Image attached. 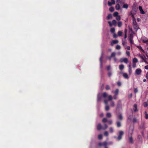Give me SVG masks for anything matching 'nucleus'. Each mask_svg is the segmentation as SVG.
Returning a JSON list of instances; mask_svg holds the SVG:
<instances>
[{"label": "nucleus", "mask_w": 148, "mask_h": 148, "mask_svg": "<svg viewBox=\"0 0 148 148\" xmlns=\"http://www.w3.org/2000/svg\"><path fill=\"white\" fill-rule=\"evenodd\" d=\"M143 105L145 107H146L148 106V103L147 102H144Z\"/></svg>", "instance_id": "nucleus-32"}, {"label": "nucleus", "mask_w": 148, "mask_h": 148, "mask_svg": "<svg viewBox=\"0 0 148 148\" xmlns=\"http://www.w3.org/2000/svg\"><path fill=\"white\" fill-rule=\"evenodd\" d=\"M115 31V29L114 28H112L110 29V32L112 33H114Z\"/></svg>", "instance_id": "nucleus-31"}, {"label": "nucleus", "mask_w": 148, "mask_h": 148, "mask_svg": "<svg viewBox=\"0 0 148 148\" xmlns=\"http://www.w3.org/2000/svg\"><path fill=\"white\" fill-rule=\"evenodd\" d=\"M108 23L109 24V26L110 27H111L112 26V23L110 21H108Z\"/></svg>", "instance_id": "nucleus-55"}, {"label": "nucleus", "mask_w": 148, "mask_h": 148, "mask_svg": "<svg viewBox=\"0 0 148 148\" xmlns=\"http://www.w3.org/2000/svg\"><path fill=\"white\" fill-rule=\"evenodd\" d=\"M116 55V53L114 52H112L110 56L111 57H114Z\"/></svg>", "instance_id": "nucleus-29"}, {"label": "nucleus", "mask_w": 148, "mask_h": 148, "mask_svg": "<svg viewBox=\"0 0 148 148\" xmlns=\"http://www.w3.org/2000/svg\"><path fill=\"white\" fill-rule=\"evenodd\" d=\"M103 57V53H102L101 54V57H100V59H99V61H100V64L101 66H102V62H103L102 59Z\"/></svg>", "instance_id": "nucleus-6"}, {"label": "nucleus", "mask_w": 148, "mask_h": 148, "mask_svg": "<svg viewBox=\"0 0 148 148\" xmlns=\"http://www.w3.org/2000/svg\"><path fill=\"white\" fill-rule=\"evenodd\" d=\"M101 98L102 97L101 95L99 94H98L97 96V101H100L101 99Z\"/></svg>", "instance_id": "nucleus-11"}, {"label": "nucleus", "mask_w": 148, "mask_h": 148, "mask_svg": "<svg viewBox=\"0 0 148 148\" xmlns=\"http://www.w3.org/2000/svg\"><path fill=\"white\" fill-rule=\"evenodd\" d=\"M115 3H113V2H110V1H108V4L109 6H111L112 4H114Z\"/></svg>", "instance_id": "nucleus-22"}, {"label": "nucleus", "mask_w": 148, "mask_h": 148, "mask_svg": "<svg viewBox=\"0 0 148 148\" xmlns=\"http://www.w3.org/2000/svg\"><path fill=\"white\" fill-rule=\"evenodd\" d=\"M116 48L117 49L119 50L120 49L121 47L119 45H118L116 46Z\"/></svg>", "instance_id": "nucleus-46"}, {"label": "nucleus", "mask_w": 148, "mask_h": 148, "mask_svg": "<svg viewBox=\"0 0 148 148\" xmlns=\"http://www.w3.org/2000/svg\"><path fill=\"white\" fill-rule=\"evenodd\" d=\"M123 76L125 78L128 79L129 78L128 75L126 73H123Z\"/></svg>", "instance_id": "nucleus-13"}, {"label": "nucleus", "mask_w": 148, "mask_h": 148, "mask_svg": "<svg viewBox=\"0 0 148 148\" xmlns=\"http://www.w3.org/2000/svg\"><path fill=\"white\" fill-rule=\"evenodd\" d=\"M137 47L141 51H142L144 52V50L142 49V47L140 46H138Z\"/></svg>", "instance_id": "nucleus-24"}, {"label": "nucleus", "mask_w": 148, "mask_h": 148, "mask_svg": "<svg viewBox=\"0 0 148 148\" xmlns=\"http://www.w3.org/2000/svg\"><path fill=\"white\" fill-rule=\"evenodd\" d=\"M142 71L140 69H137L135 71V73L137 75L140 74Z\"/></svg>", "instance_id": "nucleus-5"}, {"label": "nucleus", "mask_w": 148, "mask_h": 148, "mask_svg": "<svg viewBox=\"0 0 148 148\" xmlns=\"http://www.w3.org/2000/svg\"><path fill=\"white\" fill-rule=\"evenodd\" d=\"M138 62V60L136 58H134L133 59V63H136Z\"/></svg>", "instance_id": "nucleus-18"}, {"label": "nucleus", "mask_w": 148, "mask_h": 148, "mask_svg": "<svg viewBox=\"0 0 148 148\" xmlns=\"http://www.w3.org/2000/svg\"><path fill=\"white\" fill-rule=\"evenodd\" d=\"M118 34L119 36H121L122 34V32L120 31H119L118 32Z\"/></svg>", "instance_id": "nucleus-41"}, {"label": "nucleus", "mask_w": 148, "mask_h": 148, "mask_svg": "<svg viewBox=\"0 0 148 148\" xmlns=\"http://www.w3.org/2000/svg\"><path fill=\"white\" fill-rule=\"evenodd\" d=\"M140 58H141L142 60H144V62H147V61H146L145 60V59H144V57H143V56H140Z\"/></svg>", "instance_id": "nucleus-53"}, {"label": "nucleus", "mask_w": 148, "mask_h": 148, "mask_svg": "<svg viewBox=\"0 0 148 148\" xmlns=\"http://www.w3.org/2000/svg\"><path fill=\"white\" fill-rule=\"evenodd\" d=\"M116 19L118 21H119L121 19V17L119 15L116 17Z\"/></svg>", "instance_id": "nucleus-44"}, {"label": "nucleus", "mask_w": 148, "mask_h": 148, "mask_svg": "<svg viewBox=\"0 0 148 148\" xmlns=\"http://www.w3.org/2000/svg\"><path fill=\"white\" fill-rule=\"evenodd\" d=\"M133 35L132 34H130L129 36V40L130 43L131 44H133L134 43V41L133 39Z\"/></svg>", "instance_id": "nucleus-3"}, {"label": "nucleus", "mask_w": 148, "mask_h": 148, "mask_svg": "<svg viewBox=\"0 0 148 148\" xmlns=\"http://www.w3.org/2000/svg\"><path fill=\"white\" fill-rule=\"evenodd\" d=\"M143 42L146 44L147 45H148V39H145L142 40Z\"/></svg>", "instance_id": "nucleus-10"}, {"label": "nucleus", "mask_w": 148, "mask_h": 148, "mask_svg": "<svg viewBox=\"0 0 148 148\" xmlns=\"http://www.w3.org/2000/svg\"><path fill=\"white\" fill-rule=\"evenodd\" d=\"M122 25V23L121 21H119L118 23V26L119 27H121Z\"/></svg>", "instance_id": "nucleus-23"}, {"label": "nucleus", "mask_w": 148, "mask_h": 148, "mask_svg": "<svg viewBox=\"0 0 148 148\" xmlns=\"http://www.w3.org/2000/svg\"><path fill=\"white\" fill-rule=\"evenodd\" d=\"M103 145L105 146H106L107 143L106 142H104L102 143Z\"/></svg>", "instance_id": "nucleus-50"}, {"label": "nucleus", "mask_w": 148, "mask_h": 148, "mask_svg": "<svg viewBox=\"0 0 148 148\" xmlns=\"http://www.w3.org/2000/svg\"><path fill=\"white\" fill-rule=\"evenodd\" d=\"M106 69H107L108 70V71H109L110 69V66H107L106 67Z\"/></svg>", "instance_id": "nucleus-56"}, {"label": "nucleus", "mask_w": 148, "mask_h": 148, "mask_svg": "<svg viewBox=\"0 0 148 148\" xmlns=\"http://www.w3.org/2000/svg\"><path fill=\"white\" fill-rule=\"evenodd\" d=\"M112 98L111 95H110L108 96V100L110 101L112 100Z\"/></svg>", "instance_id": "nucleus-37"}, {"label": "nucleus", "mask_w": 148, "mask_h": 148, "mask_svg": "<svg viewBox=\"0 0 148 148\" xmlns=\"http://www.w3.org/2000/svg\"><path fill=\"white\" fill-rule=\"evenodd\" d=\"M139 10L140 11L141 13L142 14H145V12L143 10L141 6H139Z\"/></svg>", "instance_id": "nucleus-9"}, {"label": "nucleus", "mask_w": 148, "mask_h": 148, "mask_svg": "<svg viewBox=\"0 0 148 148\" xmlns=\"http://www.w3.org/2000/svg\"><path fill=\"white\" fill-rule=\"evenodd\" d=\"M104 135L105 136H108V133L107 131H105L104 133Z\"/></svg>", "instance_id": "nucleus-39"}, {"label": "nucleus", "mask_w": 148, "mask_h": 148, "mask_svg": "<svg viewBox=\"0 0 148 148\" xmlns=\"http://www.w3.org/2000/svg\"><path fill=\"white\" fill-rule=\"evenodd\" d=\"M117 84L119 86H120L121 84V82H118L117 83Z\"/></svg>", "instance_id": "nucleus-61"}, {"label": "nucleus", "mask_w": 148, "mask_h": 148, "mask_svg": "<svg viewBox=\"0 0 148 148\" xmlns=\"http://www.w3.org/2000/svg\"><path fill=\"white\" fill-rule=\"evenodd\" d=\"M133 27L134 28V29L136 30H138V27L137 24L135 25H134Z\"/></svg>", "instance_id": "nucleus-21"}, {"label": "nucleus", "mask_w": 148, "mask_h": 148, "mask_svg": "<svg viewBox=\"0 0 148 148\" xmlns=\"http://www.w3.org/2000/svg\"><path fill=\"white\" fill-rule=\"evenodd\" d=\"M145 118L146 119H148V114H147V112L145 111Z\"/></svg>", "instance_id": "nucleus-36"}, {"label": "nucleus", "mask_w": 148, "mask_h": 148, "mask_svg": "<svg viewBox=\"0 0 148 148\" xmlns=\"http://www.w3.org/2000/svg\"><path fill=\"white\" fill-rule=\"evenodd\" d=\"M111 105L112 106L114 107V102L112 101L111 102Z\"/></svg>", "instance_id": "nucleus-57"}, {"label": "nucleus", "mask_w": 148, "mask_h": 148, "mask_svg": "<svg viewBox=\"0 0 148 148\" xmlns=\"http://www.w3.org/2000/svg\"><path fill=\"white\" fill-rule=\"evenodd\" d=\"M109 124L110 125L112 123V120H110L108 121Z\"/></svg>", "instance_id": "nucleus-59"}, {"label": "nucleus", "mask_w": 148, "mask_h": 148, "mask_svg": "<svg viewBox=\"0 0 148 148\" xmlns=\"http://www.w3.org/2000/svg\"><path fill=\"white\" fill-rule=\"evenodd\" d=\"M137 120L136 119L135 117L133 119V122L134 123H135L137 122Z\"/></svg>", "instance_id": "nucleus-47"}, {"label": "nucleus", "mask_w": 148, "mask_h": 148, "mask_svg": "<svg viewBox=\"0 0 148 148\" xmlns=\"http://www.w3.org/2000/svg\"><path fill=\"white\" fill-rule=\"evenodd\" d=\"M118 118L120 120H122L123 119V117L121 114H120L119 115Z\"/></svg>", "instance_id": "nucleus-28"}, {"label": "nucleus", "mask_w": 148, "mask_h": 148, "mask_svg": "<svg viewBox=\"0 0 148 148\" xmlns=\"http://www.w3.org/2000/svg\"><path fill=\"white\" fill-rule=\"evenodd\" d=\"M108 127L107 125L105 124H104V127H103L100 123H99L97 125V129L98 131L101 130H105Z\"/></svg>", "instance_id": "nucleus-1"}, {"label": "nucleus", "mask_w": 148, "mask_h": 148, "mask_svg": "<svg viewBox=\"0 0 148 148\" xmlns=\"http://www.w3.org/2000/svg\"><path fill=\"white\" fill-rule=\"evenodd\" d=\"M129 72L130 74H131L132 73V67H128Z\"/></svg>", "instance_id": "nucleus-48"}, {"label": "nucleus", "mask_w": 148, "mask_h": 148, "mask_svg": "<svg viewBox=\"0 0 148 148\" xmlns=\"http://www.w3.org/2000/svg\"><path fill=\"white\" fill-rule=\"evenodd\" d=\"M109 11L111 12H113L114 10V8L113 7H111L109 9Z\"/></svg>", "instance_id": "nucleus-27"}, {"label": "nucleus", "mask_w": 148, "mask_h": 148, "mask_svg": "<svg viewBox=\"0 0 148 148\" xmlns=\"http://www.w3.org/2000/svg\"><path fill=\"white\" fill-rule=\"evenodd\" d=\"M108 121L107 119L106 118H104L102 119V122L104 123H106Z\"/></svg>", "instance_id": "nucleus-33"}, {"label": "nucleus", "mask_w": 148, "mask_h": 148, "mask_svg": "<svg viewBox=\"0 0 148 148\" xmlns=\"http://www.w3.org/2000/svg\"><path fill=\"white\" fill-rule=\"evenodd\" d=\"M112 17V15L111 14H109L108 15L107 17V19H110Z\"/></svg>", "instance_id": "nucleus-15"}, {"label": "nucleus", "mask_w": 148, "mask_h": 148, "mask_svg": "<svg viewBox=\"0 0 148 148\" xmlns=\"http://www.w3.org/2000/svg\"><path fill=\"white\" fill-rule=\"evenodd\" d=\"M102 135L101 134L99 135L98 136V138L99 140L102 139Z\"/></svg>", "instance_id": "nucleus-38"}, {"label": "nucleus", "mask_w": 148, "mask_h": 148, "mask_svg": "<svg viewBox=\"0 0 148 148\" xmlns=\"http://www.w3.org/2000/svg\"><path fill=\"white\" fill-rule=\"evenodd\" d=\"M146 77L148 79V72H147L146 73Z\"/></svg>", "instance_id": "nucleus-64"}, {"label": "nucleus", "mask_w": 148, "mask_h": 148, "mask_svg": "<svg viewBox=\"0 0 148 148\" xmlns=\"http://www.w3.org/2000/svg\"><path fill=\"white\" fill-rule=\"evenodd\" d=\"M112 75V73L110 71H109L108 73V75L109 77H110Z\"/></svg>", "instance_id": "nucleus-49"}, {"label": "nucleus", "mask_w": 148, "mask_h": 148, "mask_svg": "<svg viewBox=\"0 0 148 148\" xmlns=\"http://www.w3.org/2000/svg\"><path fill=\"white\" fill-rule=\"evenodd\" d=\"M111 115L110 113H108L106 114V116L108 118H110L111 117Z\"/></svg>", "instance_id": "nucleus-34"}, {"label": "nucleus", "mask_w": 148, "mask_h": 148, "mask_svg": "<svg viewBox=\"0 0 148 148\" xmlns=\"http://www.w3.org/2000/svg\"><path fill=\"white\" fill-rule=\"evenodd\" d=\"M133 25H136L137 24V22L135 20H133Z\"/></svg>", "instance_id": "nucleus-45"}, {"label": "nucleus", "mask_w": 148, "mask_h": 148, "mask_svg": "<svg viewBox=\"0 0 148 148\" xmlns=\"http://www.w3.org/2000/svg\"><path fill=\"white\" fill-rule=\"evenodd\" d=\"M145 69H148V65L145 66Z\"/></svg>", "instance_id": "nucleus-63"}, {"label": "nucleus", "mask_w": 148, "mask_h": 148, "mask_svg": "<svg viewBox=\"0 0 148 148\" xmlns=\"http://www.w3.org/2000/svg\"><path fill=\"white\" fill-rule=\"evenodd\" d=\"M123 61L126 63H127L128 62V60L127 58H124L123 59Z\"/></svg>", "instance_id": "nucleus-25"}, {"label": "nucleus", "mask_w": 148, "mask_h": 148, "mask_svg": "<svg viewBox=\"0 0 148 148\" xmlns=\"http://www.w3.org/2000/svg\"><path fill=\"white\" fill-rule=\"evenodd\" d=\"M136 67V64L135 63H133V67L134 68Z\"/></svg>", "instance_id": "nucleus-62"}, {"label": "nucleus", "mask_w": 148, "mask_h": 148, "mask_svg": "<svg viewBox=\"0 0 148 148\" xmlns=\"http://www.w3.org/2000/svg\"><path fill=\"white\" fill-rule=\"evenodd\" d=\"M116 124L117 127H120L121 126V123L119 121H117L116 122Z\"/></svg>", "instance_id": "nucleus-20"}, {"label": "nucleus", "mask_w": 148, "mask_h": 148, "mask_svg": "<svg viewBox=\"0 0 148 148\" xmlns=\"http://www.w3.org/2000/svg\"><path fill=\"white\" fill-rule=\"evenodd\" d=\"M129 142L131 143H133V139L132 136L129 137Z\"/></svg>", "instance_id": "nucleus-16"}, {"label": "nucleus", "mask_w": 148, "mask_h": 148, "mask_svg": "<svg viewBox=\"0 0 148 148\" xmlns=\"http://www.w3.org/2000/svg\"><path fill=\"white\" fill-rule=\"evenodd\" d=\"M112 23L114 25V26L116 25V21L115 20H113L112 21Z\"/></svg>", "instance_id": "nucleus-30"}, {"label": "nucleus", "mask_w": 148, "mask_h": 148, "mask_svg": "<svg viewBox=\"0 0 148 148\" xmlns=\"http://www.w3.org/2000/svg\"><path fill=\"white\" fill-rule=\"evenodd\" d=\"M118 14H119L117 12H115L114 13L113 16L114 17H116V16H119Z\"/></svg>", "instance_id": "nucleus-26"}, {"label": "nucleus", "mask_w": 148, "mask_h": 148, "mask_svg": "<svg viewBox=\"0 0 148 148\" xmlns=\"http://www.w3.org/2000/svg\"><path fill=\"white\" fill-rule=\"evenodd\" d=\"M115 8L117 10H119L120 9V6L119 4H117L115 6Z\"/></svg>", "instance_id": "nucleus-14"}, {"label": "nucleus", "mask_w": 148, "mask_h": 148, "mask_svg": "<svg viewBox=\"0 0 148 148\" xmlns=\"http://www.w3.org/2000/svg\"><path fill=\"white\" fill-rule=\"evenodd\" d=\"M119 41L117 40H113L112 41V42L111 43V46H112L114 44H117L118 43Z\"/></svg>", "instance_id": "nucleus-7"}, {"label": "nucleus", "mask_w": 148, "mask_h": 148, "mask_svg": "<svg viewBox=\"0 0 148 148\" xmlns=\"http://www.w3.org/2000/svg\"><path fill=\"white\" fill-rule=\"evenodd\" d=\"M105 88L106 90H108L110 89V87L108 85H107L105 87Z\"/></svg>", "instance_id": "nucleus-43"}, {"label": "nucleus", "mask_w": 148, "mask_h": 148, "mask_svg": "<svg viewBox=\"0 0 148 148\" xmlns=\"http://www.w3.org/2000/svg\"><path fill=\"white\" fill-rule=\"evenodd\" d=\"M119 90L118 89H116L115 90L114 92L115 95H117L119 93Z\"/></svg>", "instance_id": "nucleus-35"}, {"label": "nucleus", "mask_w": 148, "mask_h": 148, "mask_svg": "<svg viewBox=\"0 0 148 148\" xmlns=\"http://www.w3.org/2000/svg\"><path fill=\"white\" fill-rule=\"evenodd\" d=\"M119 135L117 138L118 140H119L121 139L122 136L124 134V132L122 131H120L119 132Z\"/></svg>", "instance_id": "nucleus-2"}, {"label": "nucleus", "mask_w": 148, "mask_h": 148, "mask_svg": "<svg viewBox=\"0 0 148 148\" xmlns=\"http://www.w3.org/2000/svg\"><path fill=\"white\" fill-rule=\"evenodd\" d=\"M128 8V5L127 4H124L123 6V8L127 9Z\"/></svg>", "instance_id": "nucleus-12"}, {"label": "nucleus", "mask_w": 148, "mask_h": 148, "mask_svg": "<svg viewBox=\"0 0 148 148\" xmlns=\"http://www.w3.org/2000/svg\"><path fill=\"white\" fill-rule=\"evenodd\" d=\"M103 97V98H106L108 96V95L106 92H104L102 94Z\"/></svg>", "instance_id": "nucleus-19"}, {"label": "nucleus", "mask_w": 148, "mask_h": 148, "mask_svg": "<svg viewBox=\"0 0 148 148\" xmlns=\"http://www.w3.org/2000/svg\"><path fill=\"white\" fill-rule=\"evenodd\" d=\"M124 68V66L123 64H121L119 66V69L121 70H122Z\"/></svg>", "instance_id": "nucleus-17"}, {"label": "nucleus", "mask_w": 148, "mask_h": 148, "mask_svg": "<svg viewBox=\"0 0 148 148\" xmlns=\"http://www.w3.org/2000/svg\"><path fill=\"white\" fill-rule=\"evenodd\" d=\"M134 92L135 93H137L138 92V89L137 88H135L134 89Z\"/></svg>", "instance_id": "nucleus-52"}, {"label": "nucleus", "mask_w": 148, "mask_h": 148, "mask_svg": "<svg viewBox=\"0 0 148 148\" xmlns=\"http://www.w3.org/2000/svg\"><path fill=\"white\" fill-rule=\"evenodd\" d=\"M126 54H127V55L128 56H130V52H129V51H126Z\"/></svg>", "instance_id": "nucleus-60"}, {"label": "nucleus", "mask_w": 148, "mask_h": 148, "mask_svg": "<svg viewBox=\"0 0 148 148\" xmlns=\"http://www.w3.org/2000/svg\"><path fill=\"white\" fill-rule=\"evenodd\" d=\"M134 108L133 110L135 112H136L138 110L137 108V105L136 104H135L134 105Z\"/></svg>", "instance_id": "nucleus-8"}, {"label": "nucleus", "mask_w": 148, "mask_h": 148, "mask_svg": "<svg viewBox=\"0 0 148 148\" xmlns=\"http://www.w3.org/2000/svg\"><path fill=\"white\" fill-rule=\"evenodd\" d=\"M146 55L147 57L148 58V48H147V50L146 51Z\"/></svg>", "instance_id": "nucleus-58"}, {"label": "nucleus", "mask_w": 148, "mask_h": 148, "mask_svg": "<svg viewBox=\"0 0 148 148\" xmlns=\"http://www.w3.org/2000/svg\"><path fill=\"white\" fill-rule=\"evenodd\" d=\"M110 131V132L112 133L113 132L114 130L112 127H110L109 128Z\"/></svg>", "instance_id": "nucleus-40"}, {"label": "nucleus", "mask_w": 148, "mask_h": 148, "mask_svg": "<svg viewBox=\"0 0 148 148\" xmlns=\"http://www.w3.org/2000/svg\"><path fill=\"white\" fill-rule=\"evenodd\" d=\"M109 106L108 105H106V106L105 110L106 111H108V110H109Z\"/></svg>", "instance_id": "nucleus-42"}, {"label": "nucleus", "mask_w": 148, "mask_h": 148, "mask_svg": "<svg viewBox=\"0 0 148 148\" xmlns=\"http://www.w3.org/2000/svg\"><path fill=\"white\" fill-rule=\"evenodd\" d=\"M120 2V4H122L124 3H125V0H121Z\"/></svg>", "instance_id": "nucleus-51"}, {"label": "nucleus", "mask_w": 148, "mask_h": 148, "mask_svg": "<svg viewBox=\"0 0 148 148\" xmlns=\"http://www.w3.org/2000/svg\"><path fill=\"white\" fill-rule=\"evenodd\" d=\"M136 11L134 9H132L130 13V14L132 16V18L134 17V16L136 14Z\"/></svg>", "instance_id": "nucleus-4"}, {"label": "nucleus", "mask_w": 148, "mask_h": 148, "mask_svg": "<svg viewBox=\"0 0 148 148\" xmlns=\"http://www.w3.org/2000/svg\"><path fill=\"white\" fill-rule=\"evenodd\" d=\"M113 36L114 38H116L117 37V36L116 34L114 33L113 35Z\"/></svg>", "instance_id": "nucleus-54"}]
</instances>
